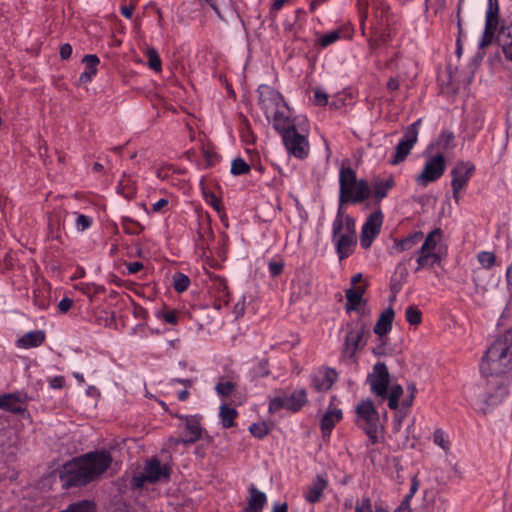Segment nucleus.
<instances>
[{"mask_svg": "<svg viewBox=\"0 0 512 512\" xmlns=\"http://www.w3.org/2000/svg\"><path fill=\"white\" fill-rule=\"evenodd\" d=\"M83 63H85V70L81 73L79 80L82 83H87L92 80V78L97 73V66L100 62L99 58L96 55H85L83 58Z\"/></svg>", "mask_w": 512, "mask_h": 512, "instance_id": "obj_29", "label": "nucleus"}, {"mask_svg": "<svg viewBox=\"0 0 512 512\" xmlns=\"http://www.w3.org/2000/svg\"><path fill=\"white\" fill-rule=\"evenodd\" d=\"M383 222V214L380 210L373 212L366 219L362 226L360 244L364 249H368L373 240L379 235Z\"/></svg>", "mask_w": 512, "mask_h": 512, "instance_id": "obj_16", "label": "nucleus"}, {"mask_svg": "<svg viewBox=\"0 0 512 512\" xmlns=\"http://www.w3.org/2000/svg\"><path fill=\"white\" fill-rule=\"evenodd\" d=\"M440 235L441 231L439 229L433 230L428 234L421 248L417 251L419 256L417 258L418 266L416 271L440 262V256L434 253Z\"/></svg>", "mask_w": 512, "mask_h": 512, "instance_id": "obj_11", "label": "nucleus"}, {"mask_svg": "<svg viewBox=\"0 0 512 512\" xmlns=\"http://www.w3.org/2000/svg\"><path fill=\"white\" fill-rule=\"evenodd\" d=\"M433 440L434 443L440 446L441 448L445 449V439H444V431L441 429H438L433 434Z\"/></svg>", "mask_w": 512, "mask_h": 512, "instance_id": "obj_55", "label": "nucleus"}, {"mask_svg": "<svg viewBox=\"0 0 512 512\" xmlns=\"http://www.w3.org/2000/svg\"><path fill=\"white\" fill-rule=\"evenodd\" d=\"M314 103L318 106H325L328 103V94L321 89L314 91Z\"/></svg>", "mask_w": 512, "mask_h": 512, "instance_id": "obj_50", "label": "nucleus"}, {"mask_svg": "<svg viewBox=\"0 0 512 512\" xmlns=\"http://www.w3.org/2000/svg\"><path fill=\"white\" fill-rule=\"evenodd\" d=\"M72 54V46L68 43L63 44L60 47V57L62 60H67L71 57Z\"/></svg>", "mask_w": 512, "mask_h": 512, "instance_id": "obj_56", "label": "nucleus"}, {"mask_svg": "<svg viewBox=\"0 0 512 512\" xmlns=\"http://www.w3.org/2000/svg\"><path fill=\"white\" fill-rule=\"evenodd\" d=\"M332 240L339 260L349 257L357 244L355 219L345 215L341 206L332 225Z\"/></svg>", "mask_w": 512, "mask_h": 512, "instance_id": "obj_5", "label": "nucleus"}, {"mask_svg": "<svg viewBox=\"0 0 512 512\" xmlns=\"http://www.w3.org/2000/svg\"><path fill=\"white\" fill-rule=\"evenodd\" d=\"M386 87L390 92H394V91L398 90L400 87L399 79L397 77L390 78L389 81L387 82Z\"/></svg>", "mask_w": 512, "mask_h": 512, "instance_id": "obj_60", "label": "nucleus"}, {"mask_svg": "<svg viewBox=\"0 0 512 512\" xmlns=\"http://www.w3.org/2000/svg\"><path fill=\"white\" fill-rule=\"evenodd\" d=\"M72 214L75 216V227L78 232H83L91 227L93 223L92 217L79 212H73Z\"/></svg>", "mask_w": 512, "mask_h": 512, "instance_id": "obj_40", "label": "nucleus"}, {"mask_svg": "<svg viewBox=\"0 0 512 512\" xmlns=\"http://www.w3.org/2000/svg\"><path fill=\"white\" fill-rule=\"evenodd\" d=\"M366 291V286L359 287H350L345 291L346 304L345 310L346 312L351 311H360V304L364 302L363 295Z\"/></svg>", "mask_w": 512, "mask_h": 512, "instance_id": "obj_22", "label": "nucleus"}, {"mask_svg": "<svg viewBox=\"0 0 512 512\" xmlns=\"http://www.w3.org/2000/svg\"><path fill=\"white\" fill-rule=\"evenodd\" d=\"M371 2L373 3L374 1H372V0H357V7H358L359 15L361 18L362 32H364V22L368 17V8H369Z\"/></svg>", "mask_w": 512, "mask_h": 512, "instance_id": "obj_46", "label": "nucleus"}, {"mask_svg": "<svg viewBox=\"0 0 512 512\" xmlns=\"http://www.w3.org/2000/svg\"><path fill=\"white\" fill-rule=\"evenodd\" d=\"M499 42L506 58L512 61V21L501 28Z\"/></svg>", "mask_w": 512, "mask_h": 512, "instance_id": "obj_31", "label": "nucleus"}, {"mask_svg": "<svg viewBox=\"0 0 512 512\" xmlns=\"http://www.w3.org/2000/svg\"><path fill=\"white\" fill-rule=\"evenodd\" d=\"M338 39H340V31L339 30H333L326 34H324L320 40L319 43L322 47H327L334 42H336Z\"/></svg>", "mask_w": 512, "mask_h": 512, "instance_id": "obj_47", "label": "nucleus"}, {"mask_svg": "<svg viewBox=\"0 0 512 512\" xmlns=\"http://www.w3.org/2000/svg\"><path fill=\"white\" fill-rule=\"evenodd\" d=\"M374 22L372 26H389V6L383 1L373 2Z\"/></svg>", "mask_w": 512, "mask_h": 512, "instance_id": "obj_30", "label": "nucleus"}, {"mask_svg": "<svg viewBox=\"0 0 512 512\" xmlns=\"http://www.w3.org/2000/svg\"><path fill=\"white\" fill-rule=\"evenodd\" d=\"M170 473L171 470L167 465H162L158 458L153 457L146 462L143 472L133 477L132 483L135 487L141 488L145 483L169 480Z\"/></svg>", "mask_w": 512, "mask_h": 512, "instance_id": "obj_9", "label": "nucleus"}, {"mask_svg": "<svg viewBox=\"0 0 512 512\" xmlns=\"http://www.w3.org/2000/svg\"><path fill=\"white\" fill-rule=\"evenodd\" d=\"M405 318L410 325L417 326L422 322V312L417 306L410 305L406 308Z\"/></svg>", "mask_w": 512, "mask_h": 512, "instance_id": "obj_36", "label": "nucleus"}, {"mask_svg": "<svg viewBox=\"0 0 512 512\" xmlns=\"http://www.w3.org/2000/svg\"><path fill=\"white\" fill-rule=\"evenodd\" d=\"M143 263L141 262H130L126 265V268H127V271H128V274H136L137 272H139L140 270L143 269Z\"/></svg>", "mask_w": 512, "mask_h": 512, "instance_id": "obj_57", "label": "nucleus"}, {"mask_svg": "<svg viewBox=\"0 0 512 512\" xmlns=\"http://www.w3.org/2000/svg\"><path fill=\"white\" fill-rule=\"evenodd\" d=\"M477 260L484 269H491L496 263L495 254L491 251H481L477 254Z\"/></svg>", "mask_w": 512, "mask_h": 512, "instance_id": "obj_37", "label": "nucleus"}, {"mask_svg": "<svg viewBox=\"0 0 512 512\" xmlns=\"http://www.w3.org/2000/svg\"><path fill=\"white\" fill-rule=\"evenodd\" d=\"M340 193L339 201L341 204L361 203L366 201L370 196V187L366 180H357L356 172L349 166L344 165L339 173Z\"/></svg>", "mask_w": 512, "mask_h": 512, "instance_id": "obj_6", "label": "nucleus"}, {"mask_svg": "<svg viewBox=\"0 0 512 512\" xmlns=\"http://www.w3.org/2000/svg\"><path fill=\"white\" fill-rule=\"evenodd\" d=\"M389 26H372L371 35L368 39V44L371 50L386 44L391 39V32Z\"/></svg>", "mask_w": 512, "mask_h": 512, "instance_id": "obj_24", "label": "nucleus"}, {"mask_svg": "<svg viewBox=\"0 0 512 512\" xmlns=\"http://www.w3.org/2000/svg\"><path fill=\"white\" fill-rule=\"evenodd\" d=\"M190 285V279L183 273H176L173 276V287L175 291L182 293L188 289Z\"/></svg>", "mask_w": 512, "mask_h": 512, "instance_id": "obj_41", "label": "nucleus"}, {"mask_svg": "<svg viewBox=\"0 0 512 512\" xmlns=\"http://www.w3.org/2000/svg\"><path fill=\"white\" fill-rule=\"evenodd\" d=\"M168 205V200L165 198H161L157 202H155L152 206L153 212H159L162 208Z\"/></svg>", "mask_w": 512, "mask_h": 512, "instance_id": "obj_64", "label": "nucleus"}, {"mask_svg": "<svg viewBox=\"0 0 512 512\" xmlns=\"http://www.w3.org/2000/svg\"><path fill=\"white\" fill-rule=\"evenodd\" d=\"M445 159L442 155H435L430 157L422 170L417 175L416 182L421 186H427L429 183L439 179L445 171Z\"/></svg>", "mask_w": 512, "mask_h": 512, "instance_id": "obj_15", "label": "nucleus"}, {"mask_svg": "<svg viewBox=\"0 0 512 512\" xmlns=\"http://www.w3.org/2000/svg\"><path fill=\"white\" fill-rule=\"evenodd\" d=\"M112 456L107 450H96L67 462L60 473L64 489L85 486L97 480L112 464Z\"/></svg>", "mask_w": 512, "mask_h": 512, "instance_id": "obj_1", "label": "nucleus"}, {"mask_svg": "<svg viewBox=\"0 0 512 512\" xmlns=\"http://www.w3.org/2000/svg\"><path fill=\"white\" fill-rule=\"evenodd\" d=\"M308 403L307 391L304 388L298 389L287 395L274 397L269 401V411L271 413L278 412L281 409H286L291 412H298Z\"/></svg>", "mask_w": 512, "mask_h": 512, "instance_id": "obj_10", "label": "nucleus"}, {"mask_svg": "<svg viewBox=\"0 0 512 512\" xmlns=\"http://www.w3.org/2000/svg\"><path fill=\"white\" fill-rule=\"evenodd\" d=\"M480 370L483 375L502 376L512 370V329L499 336L489 347Z\"/></svg>", "mask_w": 512, "mask_h": 512, "instance_id": "obj_4", "label": "nucleus"}, {"mask_svg": "<svg viewBox=\"0 0 512 512\" xmlns=\"http://www.w3.org/2000/svg\"><path fill=\"white\" fill-rule=\"evenodd\" d=\"M65 384V378L63 376H55L49 379V385L53 389H61Z\"/></svg>", "mask_w": 512, "mask_h": 512, "instance_id": "obj_54", "label": "nucleus"}, {"mask_svg": "<svg viewBox=\"0 0 512 512\" xmlns=\"http://www.w3.org/2000/svg\"><path fill=\"white\" fill-rule=\"evenodd\" d=\"M269 273L272 277H277L282 274L284 270V262L283 261H270L269 262Z\"/></svg>", "mask_w": 512, "mask_h": 512, "instance_id": "obj_49", "label": "nucleus"}, {"mask_svg": "<svg viewBox=\"0 0 512 512\" xmlns=\"http://www.w3.org/2000/svg\"><path fill=\"white\" fill-rule=\"evenodd\" d=\"M395 312L392 307H388L379 316L373 331L378 337H384L392 329Z\"/></svg>", "mask_w": 512, "mask_h": 512, "instance_id": "obj_23", "label": "nucleus"}, {"mask_svg": "<svg viewBox=\"0 0 512 512\" xmlns=\"http://www.w3.org/2000/svg\"><path fill=\"white\" fill-rule=\"evenodd\" d=\"M274 129L281 135L289 154L298 159H305L309 155L310 126L306 116L298 115L287 120L278 119Z\"/></svg>", "mask_w": 512, "mask_h": 512, "instance_id": "obj_2", "label": "nucleus"}, {"mask_svg": "<svg viewBox=\"0 0 512 512\" xmlns=\"http://www.w3.org/2000/svg\"><path fill=\"white\" fill-rule=\"evenodd\" d=\"M236 384L232 381H223L220 380L216 386L215 390L218 393V395L222 397H228L230 396L233 391L235 390Z\"/></svg>", "mask_w": 512, "mask_h": 512, "instance_id": "obj_43", "label": "nucleus"}, {"mask_svg": "<svg viewBox=\"0 0 512 512\" xmlns=\"http://www.w3.org/2000/svg\"><path fill=\"white\" fill-rule=\"evenodd\" d=\"M367 381L373 394L381 398H386L387 389L390 383V374L387 366L383 362H377L372 372L368 375Z\"/></svg>", "mask_w": 512, "mask_h": 512, "instance_id": "obj_13", "label": "nucleus"}, {"mask_svg": "<svg viewBox=\"0 0 512 512\" xmlns=\"http://www.w3.org/2000/svg\"><path fill=\"white\" fill-rule=\"evenodd\" d=\"M129 223L133 224L136 228H130L127 224H124L123 228H124L125 233H127V234H130V235L138 234L139 232H141L144 229V227L141 224H139L138 222L130 220Z\"/></svg>", "mask_w": 512, "mask_h": 512, "instance_id": "obj_53", "label": "nucleus"}, {"mask_svg": "<svg viewBox=\"0 0 512 512\" xmlns=\"http://www.w3.org/2000/svg\"><path fill=\"white\" fill-rule=\"evenodd\" d=\"M27 396L20 393H9L0 395V409L14 414L27 413Z\"/></svg>", "mask_w": 512, "mask_h": 512, "instance_id": "obj_18", "label": "nucleus"}, {"mask_svg": "<svg viewBox=\"0 0 512 512\" xmlns=\"http://www.w3.org/2000/svg\"><path fill=\"white\" fill-rule=\"evenodd\" d=\"M498 11H499L498 0H488L487 10H486V21H485V22H488V26L497 27Z\"/></svg>", "mask_w": 512, "mask_h": 512, "instance_id": "obj_35", "label": "nucleus"}, {"mask_svg": "<svg viewBox=\"0 0 512 512\" xmlns=\"http://www.w3.org/2000/svg\"><path fill=\"white\" fill-rule=\"evenodd\" d=\"M146 56L148 59V66L150 69L159 72L161 71V59L159 57L158 52L154 48H149L146 51Z\"/></svg>", "mask_w": 512, "mask_h": 512, "instance_id": "obj_42", "label": "nucleus"}, {"mask_svg": "<svg viewBox=\"0 0 512 512\" xmlns=\"http://www.w3.org/2000/svg\"><path fill=\"white\" fill-rule=\"evenodd\" d=\"M257 91L258 104L266 118H272L273 128L278 119L287 120L291 117L290 108L279 91L265 84L260 85Z\"/></svg>", "mask_w": 512, "mask_h": 512, "instance_id": "obj_7", "label": "nucleus"}, {"mask_svg": "<svg viewBox=\"0 0 512 512\" xmlns=\"http://www.w3.org/2000/svg\"><path fill=\"white\" fill-rule=\"evenodd\" d=\"M387 337H379L380 343L373 348V354L376 356H383L386 354Z\"/></svg>", "mask_w": 512, "mask_h": 512, "instance_id": "obj_51", "label": "nucleus"}, {"mask_svg": "<svg viewBox=\"0 0 512 512\" xmlns=\"http://www.w3.org/2000/svg\"><path fill=\"white\" fill-rule=\"evenodd\" d=\"M251 170L250 165L243 158H236L231 164V173L235 176L244 175Z\"/></svg>", "mask_w": 512, "mask_h": 512, "instance_id": "obj_39", "label": "nucleus"}, {"mask_svg": "<svg viewBox=\"0 0 512 512\" xmlns=\"http://www.w3.org/2000/svg\"><path fill=\"white\" fill-rule=\"evenodd\" d=\"M419 485H420V482L417 478V475H414L411 479V485H410V490H409V493L408 494H411V495H415V493L418 491L419 489Z\"/></svg>", "mask_w": 512, "mask_h": 512, "instance_id": "obj_63", "label": "nucleus"}, {"mask_svg": "<svg viewBox=\"0 0 512 512\" xmlns=\"http://www.w3.org/2000/svg\"><path fill=\"white\" fill-rule=\"evenodd\" d=\"M420 120L414 122L413 124L409 125L407 129L404 132L403 138L399 141L398 145L396 146V151L394 156L389 161L392 165H397L401 162H403L406 157L409 155L411 149L417 142L418 137V130L417 126L419 125Z\"/></svg>", "mask_w": 512, "mask_h": 512, "instance_id": "obj_14", "label": "nucleus"}, {"mask_svg": "<svg viewBox=\"0 0 512 512\" xmlns=\"http://www.w3.org/2000/svg\"><path fill=\"white\" fill-rule=\"evenodd\" d=\"M355 423L369 438L370 444L378 442L381 427L379 413L371 399L361 400L355 408Z\"/></svg>", "mask_w": 512, "mask_h": 512, "instance_id": "obj_8", "label": "nucleus"}, {"mask_svg": "<svg viewBox=\"0 0 512 512\" xmlns=\"http://www.w3.org/2000/svg\"><path fill=\"white\" fill-rule=\"evenodd\" d=\"M495 29H496V27H490V26H488V22H485L484 32H483V35L478 43V46L480 49H483L484 47L491 44V42L493 40V35H494Z\"/></svg>", "mask_w": 512, "mask_h": 512, "instance_id": "obj_44", "label": "nucleus"}, {"mask_svg": "<svg viewBox=\"0 0 512 512\" xmlns=\"http://www.w3.org/2000/svg\"><path fill=\"white\" fill-rule=\"evenodd\" d=\"M270 374L269 370V361L267 358L261 359L258 362L257 368L255 370V376L257 377H266Z\"/></svg>", "mask_w": 512, "mask_h": 512, "instance_id": "obj_48", "label": "nucleus"}, {"mask_svg": "<svg viewBox=\"0 0 512 512\" xmlns=\"http://www.w3.org/2000/svg\"><path fill=\"white\" fill-rule=\"evenodd\" d=\"M163 319L171 325H176L178 322V313L175 310L166 311L163 313Z\"/></svg>", "mask_w": 512, "mask_h": 512, "instance_id": "obj_52", "label": "nucleus"}, {"mask_svg": "<svg viewBox=\"0 0 512 512\" xmlns=\"http://www.w3.org/2000/svg\"><path fill=\"white\" fill-rule=\"evenodd\" d=\"M424 235L422 232H415L405 239L401 240L399 243H397L396 247L399 251H405L410 250L413 248L416 244L422 241Z\"/></svg>", "mask_w": 512, "mask_h": 512, "instance_id": "obj_33", "label": "nucleus"}, {"mask_svg": "<svg viewBox=\"0 0 512 512\" xmlns=\"http://www.w3.org/2000/svg\"><path fill=\"white\" fill-rule=\"evenodd\" d=\"M62 512H95V506L88 500H82L77 503L70 504L67 509Z\"/></svg>", "mask_w": 512, "mask_h": 512, "instance_id": "obj_38", "label": "nucleus"}, {"mask_svg": "<svg viewBox=\"0 0 512 512\" xmlns=\"http://www.w3.org/2000/svg\"><path fill=\"white\" fill-rule=\"evenodd\" d=\"M249 492L250 497L245 512H262L263 507L267 501L265 493L259 491L254 486H251Z\"/></svg>", "mask_w": 512, "mask_h": 512, "instance_id": "obj_28", "label": "nucleus"}, {"mask_svg": "<svg viewBox=\"0 0 512 512\" xmlns=\"http://www.w3.org/2000/svg\"><path fill=\"white\" fill-rule=\"evenodd\" d=\"M486 378L474 388L471 405L479 414H488L508 395L509 379L502 375H484Z\"/></svg>", "mask_w": 512, "mask_h": 512, "instance_id": "obj_3", "label": "nucleus"}, {"mask_svg": "<svg viewBox=\"0 0 512 512\" xmlns=\"http://www.w3.org/2000/svg\"><path fill=\"white\" fill-rule=\"evenodd\" d=\"M173 417L184 421V437L175 440L176 444L190 445L201 439L203 427L201 425L202 417L199 415L184 416L178 413H170Z\"/></svg>", "mask_w": 512, "mask_h": 512, "instance_id": "obj_12", "label": "nucleus"}, {"mask_svg": "<svg viewBox=\"0 0 512 512\" xmlns=\"http://www.w3.org/2000/svg\"><path fill=\"white\" fill-rule=\"evenodd\" d=\"M403 394V388L399 384L392 385L390 390H387L388 407L391 410H396L399 406V399Z\"/></svg>", "mask_w": 512, "mask_h": 512, "instance_id": "obj_34", "label": "nucleus"}, {"mask_svg": "<svg viewBox=\"0 0 512 512\" xmlns=\"http://www.w3.org/2000/svg\"><path fill=\"white\" fill-rule=\"evenodd\" d=\"M428 5H437L438 7L435 8V12L438 13L439 11L445 10V0H426Z\"/></svg>", "mask_w": 512, "mask_h": 512, "instance_id": "obj_62", "label": "nucleus"}, {"mask_svg": "<svg viewBox=\"0 0 512 512\" xmlns=\"http://www.w3.org/2000/svg\"><path fill=\"white\" fill-rule=\"evenodd\" d=\"M238 412L235 408L222 404L219 408V417L223 428H231L234 426V420L237 417Z\"/></svg>", "mask_w": 512, "mask_h": 512, "instance_id": "obj_32", "label": "nucleus"}, {"mask_svg": "<svg viewBox=\"0 0 512 512\" xmlns=\"http://www.w3.org/2000/svg\"><path fill=\"white\" fill-rule=\"evenodd\" d=\"M250 433L256 438H263L269 432V428L265 422L253 423L249 427Z\"/></svg>", "mask_w": 512, "mask_h": 512, "instance_id": "obj_45", "label": "nucleus"}, {"mask_svg": "<svg viewBox=\"0 0 512 512\" xmlns=\"http://www.w3.org/2000/svg\"><path fill=\"white\" fill-rule=\"evenodd\" d=\"M72 305H73V300L65 297L59 302L58 308L61 312L65 313L72 307Z\"/></svg>", "mask_w": 512, "mask_h": 512, "instance_id": "obj_58", "label": "nucleus"}, {"mask_svg": "<svg viewBox=\"0 0 512 512\" xmlns=\"http://www.w3.org/2000/svg\"><path fill=\"white\" fill-rule=\"evenodd\" d=\"M338 374L332 368H325L321 375L312 377V386L317 392H326L337 381Z\"/></svg>", "mask_w": 512, "mask_h": 512, "instance_id": "obj_21", "label": "nucleus"}, {"mask_svg": "<svg viewBox=\"0 0 512 512\" xmlns=\"http://www.w3.org/2000/svg\"><path fill=\"white\" fill-rule=\"evenodd\" d=\"M413 498V495L411 494H407L403 501L401 502L398 510H406V511H411V507H410V502H411V499Z\"/></svg>", "mask_w": 512, "mask_h": 512, "instance_id": "obj_61", "label": "nucleus"}, {"mask_svg": "<svg viewBox=\"0 0 512 512\" xmlns=\"http://www.w3.org/2000/svg\"><path fill=\"white\" fill-rule=\"evenodd\" d=\"M464 37V33H463V30H462V27H461V23L460 21H458V37H457V40H456V53L458 55L461 54V42H462V38Z\"/></svg>", "mask_w": 512, "mask_h": 512, "instance_id": "obj_59", "label": "nucleus"}, {"mask_svg": "<svg viewBox=\"0 0 512 512\" xmlns=\"http://www.w3.org/2000/svg\"><path fill=\"white\" fill-rule=\"evenodd\" d=\"M473 171L474 166L470 162H460L453 167V198L456 202L460 200V191L466 186Z\"/></svg>", "mask_w": 512, "mask_h": 512, "instance_id": "obj_17", "label": "nucleus"}, {"mask_svg": "<svg viewBox=\"0 0 512 512\" xmlns=\"http://www.w3.org/2000/svg\"><path fill=\"white\" fill-rule=\"evenodd\" d=\"M343 417L342 410L330 404L321 418L320 429L323 436H329L335 425Z\"/></svg>", "mask_w": 512, "mask_h": 512, "instance_id": "obj_20", "label": "nucleus"}, {"mask_svg": "<svg viewBox=\"0 0 512 512\" xmlns=\"http://www.w3.org/2000/svg\"><path fill=\"white\" fill-rule=\"evenodd\" d=\"M45 340V333L41 330L30 331L17 340V346L33 348L40 346Z\"/></svg>", "mask_w": 512, "mask_h": 512, "instance_id": "obj_27", "label": "nucleus"}, {"mask_svg": "<svg viewBox=\"0 0 512 512\" xmlns=\"http://www.w3.org/2000/svg\"><path fill=\"white\" fill-rule=\"evenodd\" d=\"M394 184V179L391 176L386 179H374L371 183V190L375 200L379 202L384 199L387 196L389 190L394 187Z\"/></svg>", "mask_w": 512, "mask_h": 512, "instance_id": "obj_26", "label": "nucleus"}, {"mask_svg": "<svg viewBox=\"0 0 512 512\" xmlns=\"http://www.w3.org/2000/svg\"><path fill=\"white\" fill-rule=\"evenodd\" d=\"M328 484L329 482L326 473L317 474L305 489L303 494L304 499L310 504L320 502L323 497V492L328 487Z\"/></svg>", "mask_w": 512, "mask_h": 512, "instance_id": "obj_19", "label": "nucleus"}, {"mask_svg": "<svg viewBox=\"0 0 512 512\" xmlns=\"http://www.w3.org/2000/svg\"><path fill=\"white\" fill-rule=\"evenodd\" d=\"M364 336V327H361L356 331H349L345 337L344 353L349 357H353L359 347L361 346L362 339Z\"/></svg>", "mask_w": 512, "mask_h": 512, "instance_id": "obj_25", "label": "nucleus"}]
</instances>
